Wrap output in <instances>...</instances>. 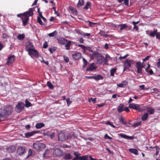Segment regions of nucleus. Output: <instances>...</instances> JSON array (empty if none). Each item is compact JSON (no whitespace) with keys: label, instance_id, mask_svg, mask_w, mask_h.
<instances>
[{"label":"nucleus","instance_id":"f257e3e1","mask_svg":"<svg viewBox=\"0 0 160 160\" xmlns=\"http://www.w3.org/2000/svg\"><path fill=\"white\" fill-rule=\"evenodd\" d=\"M33 9L32 8H30L28 11L23 13H21L17 15L18 17L20 18L22 20L23 25L25 26L28 24L29 20V17L32 16L33 15Z\"/></svg>","mask_w":160,"mask_h":160},{"label":"nucleus","instance_id":"f03ea898","mask_svg":"<svg viewBox=\"0 0 160 160\" xmlns=\"http://www.w3.org/2000/svg\"><path fill=\"white\" fill-rule=\"evenodd\" d=\"M12 111V108L11 106L8 105L4 109H2L0 113V117L5 118L10 115Z\"/></svg>","mask_w":160,"mask_h":160},{"label":"nucleus","instance_id":"7ed1b4c3","mask_svg":"<svg viewBox=\"0 0 160 160\" xmlns=\"http://www.w3.org/2000/svg\"><path fill=\"white\" fill-rule=\"evenodd\" d=\"M135 62L132 60H128V59L125 60L124 62L123 65V71H126L127 69H129L131 67V65H134Z\"/></svg>","mask_w":160,"mask_h":160},{"label":"nucleus","instance_id":"20e7f679","mask_svg":"<svg viewBox=\"0 0 160 160\" xmlns=\"http://www.w3.org/2000/svg\"><path fill=\"white\" fill-rule=\"evenodd\" d=\"M45 147V144L41 143L36 142L33 144V148L38 151L44 149Z\"/></svg>","mask_w":160,"mask_h":160},{"label":"nucleus","instance_id":"39448f33","mask_svg":"<svg viewBox=\"0 0 160 160\" xmlns=\"http://www.w3.org/2000/svg\"><path fill=\"white\" fill-rule=\"evenodd\" d=\"M136 67L137 69V72L138 74H141L142 73V68H144L140 61H138L136 62Z\"/></svg>","mask_w":160,"mask_h":160},{"label":"nucleus","instance_id":"423d86ee","mask_svg":"<svg viewBox=\"0 0 160 160\" xmlns=\"http://www.w3.org/2000/svg\"><path fill=\"white\" fill-rule=\"evenodd\" d=\"M28 54L31 58H33L34 57L37 58L38 57V52L37 50L33 48L29 51Z\"/></svg>","mask_w":160,"mask_h":160},{"label":"nucleus","instance_id":"0eeeda50","mask_svg":"<svg viewBox=\"0 0 160 160\" xmlns=\"http://www.w3.org/2000/svg\"><path fill=\"white\" fill-rule=\"evenodd\" d=\"M24 105L22 102H18L16 106V111L18 113H19L23 109Z\"/></svg>","mask_w":160,"mask_h":160},{"label":"nucleus","instance_id":"6e6552de","mask_svg":"<svg viewBox=\"0 0 160 160\" xmlns=\"http://www.w3.org/2000/svg\"><path fill=\"white\" fill-rule=\"evenodd\" d=\"M66 140L65 133L63 131L59 132L58 134V141L62 142Z\"/></svg>","mask_w":160,"mask_h":160},{"label":"nucleus","instance_id":"1a4fd4ad","mask_svg":"<svg viewBox=\"0 0 160 160\" xmlns=\"http://www.w3.org/2000/svg\"><path fill=\"white\" fill-rule=\"evenodd\" d=\"M33 48H35V47L32 43L28 41L25 45V49L26 51L28 52Z\"/></svg>","mask_w":160,"mask_h":160},{"label":"nucleus","instance_id":"9d476101","mask_svg":"<svg viewBox=\"0 0 160 160\" xmlns=\"http://www.w3.org/2000/svg\"><path fill=\"white\" fill-rule=\"evenodd\" d=\"M97 68V67L95 64L94 63H90L89 66L87 68L86 71L91 72Z\"/></svg>","mask_w":160,"mask_h":160},{"label":"nucleus","instance_id":"9b49d317","mask_svg":"<svg viewBox=\"0 0 160 160\" xmlns=\"http://www.w3.org/2000/svg\"><path fill=\"white\" fill-rule=\"evenodd\" d=\"M75 31L76 33L78 35H80L84 37L85 36H87V37H89L91 35L90 33H84V32L82 31H81V30L79 29H75Z\"/></svg>","mask_w":160,"mask_h":160},{"label":"nucleus","instance_id":"f8f14e48","mask_svg":"<svg viewBox=\"0 0 160 160\" xmlns=\"http://www.w3.org/2000/svg\"><path fill=\"white\" fill-rule=\"evenodd\" d=\"M17 152L18 155H22L25 153V149L24 147L20 146L18 147Z\"/></svg>","mask_w":160,"mask_h":160},{"label":"nucleus","instance_id":"ddd939ff","mask_svg":"<svg viewBox=\"0 0 160 160\" xmlns=\"http://www.w3.org/2000/svg\"><path fill=\"white\" fill-rule=\"evenodd\" d=\"M97 63L101 64L104 63V57L101 54H98V55Z\"/></svg>","mask_w":160,"mask_h":160},{"label":"nucleus","instance_id":"4468645a","mask_svg":"<svg viewBox=\"0 0 160 160\" xmlns=\"http://www.w3.org/2000/svg\"><path fill=\"white\" fill-rule=\"evenodd\" d=\"M62 153V152L60 149L55 148L54 150L53 155L54 157H58L61 156Z\"/></svg>","mask_w":160,"mask_h":160},{"label":"nucleus","instance_id":"2eb2a0df","mask_svg":"<svg viewBox=\"0 0 160 160\" xmlns=\"http://www.w3.org/2000/svg\"><path fill=\"white\" fill-rule=\"evenodd\" d=\"M40 132L39 131H33L32 132H28V133H26L24 135L25 137L26 138H28L36 133H38Z\"/></svg>","mask_w":160,"mask_h":160},{"label":"nucleus","instance_id":"dca6fc26","mask_svg":"<svg viewBox=\"0 0 160 160\" xmlns=\"http://www.w3.org/2000/svg\"><path fill=\"white\" fill-rule=\"evenodd\" d=\"M72 58L75 60H79L81 58V54L80 52H76L72 55Z\"/></svg>","mask_w":160,"mask_h":160},{"label":"nucleus","instance_id":"f3484780","mask_svg":"<svg viewBox=\"0 0 160 160\" xmlns=\"http://www.w3.org/2000/svg\"><path fill=\"white\" fill-rule=\"evenodd\" d=\"M118 135L119 136L127 139L132 140L134 138L133 136H129L122 133H120Z\"/></svg>","mask_w":160,"mask_h":160},{"label":"nucleus","instance_id":"a211bd4d","mask_svg":"<svg viewBox=\"0 0 160 160\" xmlns=\"http://www.w3.org/2000/svg\"><path fill=\"white\" fill-rule=\"evenodd\" d=\"M14 60V56H9L8 58L6 63L7 64L9 65L13 62Z\"/></svg>","mask_w":160,"mask_h":160},{"label":"nucleus","instance_id":"6ab92c4d","mask_svg":"<svg viewBox=\"0 0 160 160\" xmlns=\"http://www.w3.org/2000/svg\"><path fill=\"white\" fill-rule=\"evenodd\" d=\"M66 40L63 38H57L58 43L61 45H64L65 44Z\"/></svg>","mask_w":160,"mask_h":160},{"label":"nucleus","instance_id":"aec40b11","mask_svg":"<svg viewBox=\"0 0 160 160\" xmlns=\"http://www.w3.org/2000/svg\"><path fill=\"white\" fill-rule=\"evenodd\" d=\"M72 42L70 41L66 40L65 45V47L67 50H69L70 49V47L71 45Z\"/></svg>","mask_w":160,"mask_h":160},{"label":"nucleus","instance_id":"412c9836","mask_svg":"<svg viewBox=\"0 0 160 160\" xmlns=\"http://www.w3.org/2000/svg\"><path fill=\"white\" fill-rule=\"evenodd\" d=\"M124 105L122 103L120 104L118 107V111L119 113L122 112L124 110L123 107Z\"/></svg>","mask_w":160,"mask_h":160},{"label":"nucleus","instance_id":"4be33fe9","mask_svg":"<svg viewBox=\"0 0 160 160\" xmlns=\"http://www.w3.org/2000/svg\"><path fill=\"white\" fill-rule=\"evenodd\" d=\"M69 10H71L74 15H77L78 12L75 8H73L72 7L70 6L69 8Z\"/></svg>","mask_w":160,"mask_h":160},{"label":"nucleus","instance_id":"5701e85b","mask_svg":"<svg viewBox=\"0 0 160 160\" xmlns=\"http://www.w3.org/2000/svg\"><path fill=\"white\" fill-rule=\"evenodd\" d=\"M112 58L108 54H107L106 55L105 58H104V64L108 65L107 62L109 61V59H111Z\"/></svg>","mask_w":160,"mask_h":160},{"label":"nucleus","instance_id":"b1692460","mask_svg":"<svg viewBox=\"0 0 160 160\" xmlns=\"http://www.w3.org/2000/svg\"><path fill=\"white\" fill-rule=\"evenodd\" d=\"M157 29H154L153 32H151L149 34V36L150 37H154L156 36L157 32Z\"/></svg>","mask_w":160,"mask_h":160},{"label":"nucleus","instance_id":"393cba45","mask_svg":"<svg viewBox=\"0 0 160 160\" xmlns=\"http://www.w3.org/2000/svg\"><path fill=\"white\" fill-rule=\"evenodd\" d=\"M146 109L147 112H149L150 114H152L154 113L155 111L153 108L148 107L146 108Z\"/></svg>","mask_w":160,"mask_h":160},{"label":"nucleus","instance_id":"a878e982","mask_svg":"<svg viewBox=\"0 0 160 160\" xmlns=\"http://www.w3.org/2000/svg\"><path fill=\"white\" fill-rule=\"evenodd\" d=\"M44 124L43 123H38L36 124L35 127L37 129H40L44 127Z\"/></svg>","mask_w":160,"mask_h":160},{"label":"nucleus","instance_id":"bb28decb","mask_svg":"<svg viewBox=\"0 0 160 160\" xmlns=\"http://www.w3.org/2000/svg\"><path fill=\"white\" fill-rule=\"evenodd\" d=\"M103 79V77L100 75H98L95 76L94 80L97 81L102 80Z\"/></svg>","mask_w":160,"mask_h":160},{"label":"nucleus","instance_id":"cd10ccee","mask_svg":"<svg viewBox=\"0 0 160 160\" xmlns=\"http://www.w3.org/2000/svg\"><path fill=\"white\" fill-rule=\"evenodd\" d=\"M118 27H120V30L121 31L122 30L124 29L125 28H127L128 27V25L126 24H121L118 25Z\"/></svg>","mask_w":160,"mask_h":160},{"label":"nucleus","instance_id":"c85d7f7f","mask_svg":"<svg viewBox=\"0 0 160 160\" xmlns=\"http://www.w3.org/2000/svg\"><path fill=\"white\" fill-rule=\"evenodd\" d=\"M129 151L136 155H138V151L136 149L131 148L129 149Z\"/></svg>","mask_w":160,"mask_h":160},{"label":"nucleus","instance_id":"c756f323","mask_svg":"<svg viewBox=\"0 0 160 160\" xmlns=\"http://www.w3.org/2000/svg\"><path fill=\"white\" fill-rule=\"evenodd\" d=\"M25 37V35L24 33L22 34H19L17 36L18 39L20 40H23Z\"/></svg>","mask_w":160,"mask_h":160},{"label":"nucleus","instance_id":"7c9ffc66","mask_svg":"<svg viewBox=\"0 0 160 160\" xmlns=\"http://www.w3.org/2000/svg\"><path fill=\"white\" fill-rule=\"evenodd\" d=\"M83 65L82 66V68H84L87 66V64L88 63V61L84 58H82Z\"/></svg>","mask_w":160,"mask_h":160},{"label":"nucleus","instance_id":"2f4dec72","mask_svg":"<svg viewBox=\"0 0 160 160\" xmlns=\"http://www.w3.org/2000/svg\"><path fill=\"white\" fill-rule=\"evenodd\" d=\"M64 158L66 159H70L72 158V156L70 153L66 154L64 155Z\"/></svg>","mask_w":160,"mask_h":160},{"label":"nucleus","instance_id":"473e14b6","mask_svg":"<svg viewBox=\"0 0 160 160\" xmlns=\"http://www.w3.org/2000/svg\"><path fill=\"white\" fill-rule=\"evenodd\" d=\"M137 106V104L134 103H131L129 105L128 107L129 108L131 109H133L135 110H136Z\"/></svg>","mask_w":160,"mask_h":160},{"label":"nucleus","instance_id":"72a5a7b5","mask_svg":"<svg viewBox=\"0 0 160 160\" xmlns=\"http://www.w3.org/2000/svg\"><path fill=\"white\" fill-rule=\"evenodd\" d=\"M137 106V104L134 103H131L129 105L128 107L129 108L131 109H133L135 110H136Z\"/></svg>","mask_w":160,"mask_h":160},{"label":"nucleus","instance_id":"f704fd0d","mask_svg":"<svg viewBox=\"0 0 160 160\" xmlns=\"http://www.w3.org/2000/svg\"><path fill=\"white\" fill-rule=\"evenodd\" d=\"M25 104L24 106L27 108H28L32 106V104L27 99L25 101Z\"/></svg>","mask_w":160,"mask_h":160},{"label":"nucleus","instance_id":"c9c22d12","mask_svg":"<svg viewBox=\"0 0 160 160\" xmlns=\"http://www.w3.org/2000/svg\"><path fill=\"white\" fill-rule=\"evenodd\" d=\"M84 2L83 0H79L77 4V7L79 8L84 5Z\"/></svg>","mask_w":160,"mask_h":160},{"label":"nucleus","instance_id":"e433bc0d","mask_svg":"<svg viewBox=\"0 0 160 160\" xmlns=\"http://www.w3.org/2000/svg\"><path fill=\"white\" fill-rule=\"evenodd\" d=\"M117 69L116 68H113L110 70V76H113L114 75V73L116 72Z\"/></svg>","mask_w":160,"mask_h":160},{"label":"nucleus","instance_id":"4c0bfd02","mask_svg":"<svg viewBox=\"0 0 160 160\" xmlns=\"http://www.w3.org/2000/svg\"><path fill=\"white\" fill-rule=\"evenodd\" d=\"M148 117V114L147 113H145L142 115V119L143 121L146 120Z\"/></svg>","mask_w":160,"mask_h":160},{"label":"nucleus","instance_id":"58836bf2","mask_svg":"<svg viewBox=\"0 0 160 160\" xmlns=\"http://www.w3.org/2000/svg\"><path fill=\"white\" fill-rule=\"evenodd\" d=\"M91 5V2H88L85 6L84 7L83 9H88L89 8V7H90Z\"/></svg>","mask_w":160,"mask_h":160},{"label":"nucleus","instance_id":"ea45409f","mask_svg":"<svg viewBox=\"0 0 160 160\" xmlns=\"http://www.w3.org/2000/svg\"><path fill=\"white\" fill-rule=\"evenodd\" d=\"M47 84L50 89H52L54 88L53 86L51 83L50 82L48 81L47 82Z\"/></svg>","mask_w":160,"mask_h":160},{"label":"nucleus","instance_id":"a19ab883","mask_svg":"<svg viewBox=\"0 0 160 160\" xmlns=\"http://www.w3.org/2000/svg\"><path fill=\"white\" fill-rule=\"evenodd\" d=\"M85 22L86 23L88 22L89 26L90 27H92L96 24V23L90 21H86Z\"/></svg>","mask_w":160,"mask_h":160},{"label":"nucleus","instance_id":"79ce46f5","mask_svg":"<svg viewBox=\"0 0 160 160\" xmlns=\"http://www.w3.org/2000/svg\"><path fill=\"white\" fill-rule=\"evenodd\" d=\"M119 121L124 124H127V122L124 119L122 116H121V118L119 119Z\"/></svg>","mask_w":160,"mask_h":160},{"label":"nucleus","instance_id":"37998d69","mask_svg":"<svg viewBox=\"0 0 160 160\" xmlns=\"http://www.w3.org/2000/svg\"><path fill=\"white\" fill-rule=\"evenodd\" d=\"M37 22L41 25H44L45 24L43 23L41 19L40 18L38 17L37 18Z\"/></svg>","mask_w":160,"mask_h":160},{"label":"nucleus","instance_id":"c03bdc74","mask_svg":"<svg viewBox=\"0 0 160 160\" xmlns=\"http://www.w3.org/2000/svg\"><path fill=\"white\" fill-rule=\"evenodd\" d=\"M153 148H155L156 149V152L155 155L157 156L159 152V147L157 146L155 147H153Z\"/></svg>","mask_w":160,"mask_h":160},{"label":"nucleus","instance_id":"a18cd8bd","mask_svg":"<svg viewBox=\"0 0 160 160\" xmlns=\"http://www.w3.org/2000/svg\"><path fill=\"white\" fill-rule=\"evenodd\" d=\"M57 33V31H55L53 32L50 33L48 34V36L50 37H54L56 35V34Z\"/></svg>","mask_w":160,"mask_h":160},{"label":"nucleus","instance_id":"49530a36","mask_svg":"<svg viewBox=\"0 0 160 160\" xmlns=\"http://www.w3.org/2000/svg\"><path fill=\"white\" fill-rule=\"evenodd\" d=\"M141 124V121H139L133 124L132 126L134 127H136L139 126Z\"/></svg>","mask_w":160,"mask_h":160},{"label":"nucleus","instance_id":"de8ad7c7","mask_svg":"<svg viewBox=\"0 0 160 160\" xmlns=\"http://www.w3.org/2000/svg\"><path fill=\"white\" fill-rule=\"evenodd\" d=\"M136 108V110L140 112H142L143 111L142 109L140 108V105L137 104Z\"/></svg>","mask_w":160,"mask_h":160},{"label":"nucleus","instance_id":"09e8293b","mask_svg":"<svg viewBox=\"0 0 160 160\" xmlns=\"http://www.w3.org/2000/svg\"><path fill=\"white\" fill-rule=\"evenodd\" d=\"M106 124L107 125H110L113 128H115V126L111 122H109V121H107L106 122Z\"/></svg>","mask_w":160,"mask_h":160},{"label":"nucleus","instance_id":"8fccbe9b","mask_svg":"<svg viewBox=\"0 0 160 160\" xmlns=\"http://www.w3.org/2000/svg\"><path fill=\"white\" fill-rule=\"evenodd\" d=\"M88 156H83L80 157V160H88Z\"/></svg>","mask_w":160,"mask_h":160},{"label":"nucleus","instance_id":"3c124183","mask_svg":"<svg viewBox=\"0 0 160 160\" xmlns=\"http://www.w3.org/2000/svg\"><path fill=\"white\" fill-rule=\"evenodd\" d=\"M54 47H52V48H50L49 49V51L51 53H52L54 52L56 49Z\"/></svg>","mask_w":160,"mask_h":160},{"label":"nucleus","instance_id":"603ef678","mask_svg":"<svg viewBox=\"0 0 160 160\" xmlns=\"http://www.w3.org/2000/svg\"><path fill=\"white\" fill-rule=\"evenodd\" d=\"M68 106H69L72 103V101L70 100V98H68L66 100Z\"/></svg>","mask_w":160,"mask_h":160},{"label":"nucleus","instance_id":"864d4df0","mask_svg":"<svg viewBox=\"0 0 160 160\" xmlns=\"http://www.w3.org/2000/svg\"><path fill=\"white\" fill-rule=\"evenodd\" d=\"M129 0H123L124 2L123 4H124L127 6L128 7L129 6Z\"/></svg>","mask_w":160,"mask_h":160},{"label":"nucleus","instance_id":"5fc2aeb1","mask_svg":"<svg viewBox=\"0 0 160 160\" xmlns=\"http://www.w3.org/2000/svg\"><path fill=\"white\" fill-rule=\"evenodd\" d=\"M64 60L66 62H68L69 61V58L65 55L63 56Z\"/></svg>","mask_w":160,"mask_h":160},{"label":"nucleus","instance_id":"6e6d98bb","mask_svg":"<svg viewBox=\"0 0 160 160\" xmlns=\"http://www.w3.org/2000/svg\"><path fill=\"white\" fill-rule=\"evenodd\" d=\"M78 47H81L82 49L84 51H85L86 48V47L85 46L81 44H79L78 45Z\"/></svg>","mask_w":160,"mask_h":160},{"label":"nucleus","instance_id":"4d7b16f0","mask_svg":"<svg viewBox=\"0 0 160 160\" xmlns=\"http://www.w3.org/2000/svg\"><path fill=\"white\" fill-rule=\"evenodd\" d=\"M48 46V44L47 42H45L44 43H43V47L44 48H46Z\"/></svg>","mask_w":160,"mask_h":160},{"label":"nucleus","instance_id":"13d9d810","mask_svg":"<svg viewBox=\"0 0 160 160\" xmlns=\"http://www.w3.org/2000/svg\"><path fill=\"white\" fill-rule=\"evenodd\" d=\"M156 38L160 41V32H158L156 35Z\"/></svg>","mask_w":160,"mask_h":160},{"label":"nucleus","instance_id":"bf43d9fd","mask_svg":"<svg viewBox=\"0 0 160 160\" xmlns=\"http://www.w3.org/2000/svg\"><path fill=\"white\" fill-rule=\"evenodd\" d=\"M128 56V54H126L123 57L120 56L119 58V59L120 60H122V59H126Z\"/></svg>","mask_w":160,"mask_h":160},{"label":"nucleus","instance_id":"052dcab7","mask_svg":"<svg viewBox=\"0 0 160 160\" xmlns=\"http://www.w3.org/2000/svg\"><path fill=\"white\" fill-rule=\"evenodd\" d=\"M105 33V32H104V31L100 30L98 34L100 35L101 36H103Z\"/></svg>","mask_w":160,"mask_h":160},{"label":"nucleus","instance_id":"680f3d73","mask_svg":"<svg viewBox=\"0 0 160 160\" xmlns=\"http://www.w3.org/2000/svg\"><path fill=\"white\" fill-rule=\"evenodd\" d=\"M88 50L90 51L91 52H93V50L92 49L91 47H86V50Z\"/></svg>","mask_w":160,"mask_h":160},{"label":"nucleus","instance_id":"e2e57ef3","mask_svg":"<svg viewBox=\"0 0 160 160\" xmlns=\"http://www.w3.org/2000/svg\"><path fill=\"white\" fill-rule=\"evenodd\" d=\"M121 83L123 86H126L127 84H128V82L127 81H122Z\"/></svg>","mask_w":160,"mask_h":160},{"label":"nucleus","instance_id":"0e129e2a","mask_svg":"<svg viewBox=\"0 0 160 160\" xmlns=\"http://www.w3.org/2000/svg\"><path fill=\"white\" fill-rule=\"evenodd\" d=\"M55 135V133L54 132H52L51 134H48V136L51 138H52Z\"/></svg>","mask_w":160,"mask_h":160},{"label":"nucleus","instance_id":"69168bd1","mask_svg":"<svg viewBox=\"0 0 160 160\" xmlns=\"http://www.w3.org/2000/svg\"><path fill=\"white\" fill-rule=\"evenodd\" d=\"M74 154L76 156V157H79L81 155V154L80 153L76 152H74Z\"/></svg>","mask_w":160,"mask_h":160},{"label":"nucleus","instance_id":"338daca9","mask_svg":"<svg viewBox=\"0 0 160 160\" xmlns=\"http://www.w3.org/2000/svg\"><path fill=\"white\" fill-rule=\"evenodd\" d=\"M150 57V56H147L146 57V58H145L143 59L142 60L143 62L145 61H146L148 60Z\"/></svg>","mask_w":160,"mask_h":160},{"label":"nucleus","instance_id":"774afa93","mask_svg":"<svg viewBox=\"0 0 160 160\" xmlns=\"http://www.w3.org/2000/svg\"><path fill=\"white\" fill-rule=\"evenodd\" d=\"M158 62L157 63V65L158 67L159 68L160 67V58L158 59Z\"/></svg>","mask_w":160,"mask_h":160}]
</instances>
